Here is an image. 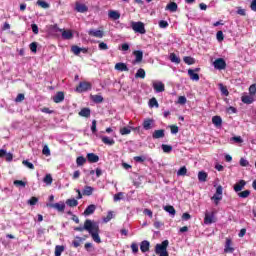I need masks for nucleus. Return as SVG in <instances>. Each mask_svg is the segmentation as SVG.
<instances>
[{
    "instance_id": "f257e3e1",
    "label": "nucleus",
    "mask_w": 256,
    "mask_h": 256,
    "mask_svg": "<svg viewBox=\"0 0 256 256\" xmlns=\"http://www.w3.org/2000/svg\"><path fill=\"white\" fill-rule=\"evenodd\" d=\"M85 229L91 235L95 243H101V237L99 236V224L89 219L85 220Z\"/></svg>"
},
{
    "instance_id": "f03ea898",
    "label": "nucleus",
    "mask_w": 256,
    "mask_h": 256,
    "mask_svg": "<svg viewBox=\"0 0 256 256\" xmlns=\"http://www.w3.org/2000/svg\"><path fill=\"white\" fill-rule=\"evenodd\" d=\"M169 247V240H164L160 244H156L155 253L159 256H169L167 248Z\"/></svg>"
},
{
    "instance_id": "7ed1b4c3",
    "label": "nucleus",
    "mask_w": 256,
    "mask_h": 256,
    "mask_svg": "<svg viewBox=\"0 0 256 256\" xmlns=\"http://www.w3.org/2000/svg\"><path fill=\"white\" fill-rule=\"evenodd\" d=\"M130 27L134 31V33H139L140 35H145V33H147V30L145 29V23L141 21H132L130 23Z\"/></svg>"
},
{
    "instance_id": "20e7f679",
    "label": "nucleus",
    "mask_w": 256,
    "mask_h": 256,
    "mask_svg": "<svg viewBox=\"0 0 256 256\" xmlns=\"http://www.w3.org/2000/svg\"><path fill=\"white\" fill-rule=\"evenodd\" d=\"M91 89H93V85L90 82L84 81L79 83L75 91L77 93H85L86 91H91Z\"/></svg>"
},
{
    "instance_id": "39448f33",
    "label": "nucleus",
    "mask_w": 256,
    "mask_h": 256,
    "mask_svg": "<svg viewBox=\"0 0 256 256\" xmlns=\"http://www.w3.org/2000/svg\"><path fill=\"white\" fill-rule=\"evenodd\" d=\"M46 207L49 209H55L58 213H65V202L60 201L58 203H47Z\"/></svg>"
},
{
    "instance_id": "423d86ee",
    "label": "nucleus",
    "mask_w": 256,
    "mask_h": 256,
    "mask_svg": "<svg viewBox=\"0 0 256 256\" xmlns=\"http://www.w3.org/2000/svg\"><path fill=\"white\" fill-rule=\"evenodd\" d=\"M213 66L215 69H218V71H223V69L227 68V62H225V59L223 58H217L214 61Z\"/></svg>"
},
{
    "instance_id": "0eeeda50",
    "label": "nucleus",
    "mask_w": 256,
    "mask_h": 256,
    "mask_svg": "<svg viewBox=\"0 0 256 256\" xmlns=\"http://www.w3.org/2000/svg\"><path fill=\"white\" fill-rule=\"evenodd\" d=\"M217 219L215 218V212H206L204 217V224L205 225H211L213 223H216Z\"/></svg>"
},
{
    "instance_id": "6e6552de",
    "label": "nucleus",
    "mask_w": 256,
    "mask_h": 256,
    "mask_svg": "<svg viewBox=\"0 0 256 256\" xmlns=\"http://www.w3.org/2000/svg\"><path fill=\"white\" fill-rule=\"evenodd\" d=\"M88 35L90 37H96L97 39H103V37H105V32L103 30L90 29Z\"/></svg>"
},
{
    "instance_id": "1a4fd4ad",
    "label": "nucleus",
    "mask_w": 256,
    "mask_h": 256,
    "mask_svg": "<svg viewBox=\"0 0 256 256\" xmlns=\"http://www.w3.org/2000/svg\"><path fill=\"white\" fill-rule=\"evenodd\" d=\"M235 248H233V240L231 238H226L224 253H233Z\"/></svg>"
},
{
    "instance_id": "9d476101",
    "label": "nucleus",
    "mask_w": 256,
    "mask_h": 256,
    "mask_svg": "<svg viewBox=\"0 0 256 256\" xmlns=\"http://www.w3.org/2000/svg\"><path fill=\"white\" fill-rule=\"evenodd\" d=\"M75 11H77V13H87V11H89V7H87L85 4L76 2Z\"/></svg>"
},
{
    "instance_id": "9b49d317",
    "label": "nucleus",
    "mask_w": 256,
    "mask_h": 256,
    "mask_svg": "<svg viewBox=\"0 0 256 256\" xmlns=\"http://www.w3.org/2000/svg\"><path fill=\"white\" fill-rule=\"evenodd\" d=\"M245 185H247V182L245 180L238 181L233 187L235 193L243 191V189H245Z\"/></svg>"
},
{
    "instance_id": "f8f14e48",
    "label": "nucleus",
    "mask_w": 256,
    "mask_h": 256,
    "mask_svg": "<svg viewBox=\"0 0 256 256\" xmlns=\"http://www.w3.org/2000/svg\"><path fill=\"white\" fill-rule=\"evenodd\" d=\"M54 103H63L65 101V93L63 91H59L53 97Z\"/></svg>"
},
{
    "instance_id": "ddd939ff",
    "label": "nucleus",
    "mask_w": 256,
    "mask_h": 256,
    "mask_svg": "<svg viewBox=\"0 0 256 256\" xmlns=\"http://www.w3.org/2000/svg\"><path fill=\"white\" fill-rule=\"evenodd\" d=\"M131 130L132 131H137V128H134V127H131V126L122 127V128H120L119 133H120V135H130Z\"/></svg>"
},
{
    "instance_id": "4468645a",
    "label": "nucleus",
    "mask_w": 256,
    "mask_h": 256,
    "mask_svg": "<svg viewBox=\"0 0 256 256\" xmlns=\"http://www.w3.org/2000/svg\"><path fill=\"white\" fill-rule=\"evenodd\" d=\"M150 247H151V243L147 240H143L140 243V250L142 253H147V251H149Z\"/></svg>"
},
{
    "instance_id": "2eb2a0df",
    "label": "nucleus",
    "mask_w": 256,
    "mask_h": 256,
    "mask_svg": "<svg viewBox=\"0 0 256 256\" xmlns=\"http://www.w3.org/2000/svg\"><path fill=\"white\" fill-rule=\"evenodd\" d=\"M60 33H62V38L64 39H73V32L71 30H65V29H58Z\"/></svg>"
},
{
    "instance_id": "dca6fc26",
    "label": "nucleus",
    "mask_w": 256,
    "mask_h": 256,
    "mask_svg": "<svg viewBox=\"0 0 256 256\" xmlns=\"http://www.w3.org/2000/svg\"><path fill=\"white\" fill-rule=\"evenodd\" d=\"M153 89L156 93H163V91H165V84H163V82L155 83L153 84Z\"/></svg>"
},
{
    "instance_id": "f3484780",
    "label": "nucleus",
    "mask_w": 256,
    "mask_h": 256,
    "mask_svg": "<svg viewBox=\"0 0 256 256\" xmlns=\"http://www.w3.org/2000/svg\"><path fill=\"white\" fill-rule=\"evenodd\" d=\"M93 191H95V188H93L91 186H84L82 195H84L86 197H91V195H93Z\"/></svg>"
},
{
    "instance_id": "a211bd4d",
    "label": "nucleus",
    "mask_w": 256,
    "mask_h": 256,
    "mask_svg": "<svg viewBox=\"0 0 256 256\" xmlns=\"http://www.w3.org/2000/svg\"><path fill=\"white\" fill-rule=\"evenodd\" d=\"M96 209H97V206H95V204H91L87 206V208L84 210V215L86 216L93 215Z\"/></svg>"
},
{
    "instance_id": "6ab92c4d",
    "label": "nucleus",
    "mask_w": 256,
    "mask_h": 256,
    "mask_svg": "<svg viewBox=\"0 0 256 256\" xmlns=\"http://www.w3.org/2000/svg\"><path fill=\"white\" fill-rule=\"evenodd\" d=\"M152 137L154 139H163V137H165V130L163 129L155 130L152 134Z\"/></svg>"
},
{
    "instance_id": "aec40b11",
    "label": "nucleus",
    "mask_w": 256,
    "mask_h": 256,
    "mask_svg": "<svg viewBox=\"0 0 256 256\" xmlns=\"http://www.w3.org/2000/svg\"><path fill=\"white\" fill-rule=\"evenodd\" d=\"M179 9V6L175 2H170L166 6V11H170L171 13H175Z\"/></svg>"
},
{
    "instance_id": "412c9836",
    "label": "nucleus",
    "mask_w": 256,
    "mask_h": 256,
    "mask_svg": "<svg viewBox=\"0 0 256 256\" xmlns=\"http://www.w3.org/2000/svg\"><path fill=\"white\" fill-rule=\"evenodd\" d=\"M114 68L116 71H129V67L123 62L116 63Z\"/></svg>"
},
{
    "instance_id": "4be33fe9",
    "label": "nucleus",
    "mask_w": 256,
    "mask_h": 256,
    "mask_svg": "<svg viewBox=\"0 0 256 256\" xmlns=\"http://www.w3.org/2000/svg\"><path fill=\"white\" fill-rule=\"evenodd\" d=\"M133 55H135V63H141L143 61V51L136 50L133 52Z\"/></svg>"
},
{
    "instance_id": "5701e85b",
    "label": "nucleus",
    "mask_w": 256,
    "mask_h": 256,
    "mask_svg": "<svg viewBox=\"0 0 256 256\" xmlns=\"http://www.w3.org/2000/svg\"><path fill=\"white\" fill-rule=\"evenodd\" d=\"M87 159H88L89 163H98L99 162V157L95 153H88Z\"/></svg>"
},
{
    "instance_id": "b1692460",
    "label": "nucleus",
    "mask_w": 256,
    "mask_h": 256,
    "mask_svg": "<svg viewBox=\"0 0 256 256\" xmlns=\"http://www.w3.org/2000/svg\"><path fill=\"white\" fill-rule=\"evenodd\" d=\"M241 101L242 103H245V105H251L255 99H253V96L245 95L241 97Z\"/></svg>"
},
{
    "instance_id": "393cba45",
    "label": "nucleus",
    "mask_w": 256,
    "mask_h": 256,
    "mask_svg": "<svg viewBox=\"0 0 256 256\" xmlns=\"http://www.w3.org/2000/svg\"><path fill=\"white\" fill-rule=\"evenodd\" d=\"M212 123L215 127H221V125H223V119L221 116H214L212 117Z\"/></svg>"
},
{
    "instance_id": "a878e982",
    "label": "nucleus",
    "mask_w": 256,
    "mask_h": 256,
    "mask_svg": "<svg viewBox=\"0 0 256 256\" xmlns=\"http://www.w3.org/2000/svg\"><path fill=\"white\" fill-rule=\"evenodd\" d=\"M85 241V238H81L79 236H76L75 239L72 242L73 247L77 249V247H81V244Z\"/></svg>"
},
{
    "instance_id": "bb28decb",
    "label": "nucleus",
    "mask_w": 256,
    "mask_h": 256,
    "mask_svg": "<svg viewBox=\"0 0 256 256\" xmlns=\"http://www.w3.org/2000/svg\"><path fill=\"white\" fill-rule=\"evenodd\" d=\"M108 17H110V19H113L114 21H117V19L121 18V14L115 10H111L108 13Z\"/></svg>"
},
{
    "instance_id": "cd10ccee",
    "label": "nucleus",
    "mask_w": 256,
    "mask_h": 256,
    "mask_svg": "<svg viewBox=\"0 0 256 256\" xmlns=\"http://www.w3.org/2000/svg\"><path fill=\"white\" fill-rule=\"evenodd\" d=\"M143 129H145L146 131H149V129H151V125H153V119L151 118H148V119H145L144 122H143Z\"/></svg>"
},
{
    "instance_id": "c85d7f7f",
    "label": "nucleus",
    "mask_w": 256,
    "mask_h": 256,
    "mask_svg": "<svg viewBox=\"0 0 256 256\" xmlns=\"http://www.w3.org/2000/svg\"><path fill=\"white\" fill-rule=\"evenodd\" d=\"M90 99L93 101V103H103V101H105L103 96H101L99 94L91 95Z\"/></svg>"
},
{
    "instance_id": "c756f323",
    "label": "nucleus",
    "mask_w": 256,
    "mask_h": 256,
    "mask_svg": "<svg viewBox=\"0 0 256 256\" xmlns=\"http://www.w3.org/2000/svg\"><path fill=\"white\" fill-rule=\"evenodd\" d=\"M188 75L192 81H199V74L195 73V70L189 69Z\"/></svg>"
},
{
    "instance_id": "7c9ffc66",
    "label": "nucleus",
    "mask_w": 256,
    "mask_h": 256,
    "mask_svg": "<svg viewBox=\"0 0 256 256\" xmlns=\"http://www.w3.org/2000/svg\"><path fill=\"white\" fill-rule=\"evenodd\" d=\"M100 139L104 145H113L115 143L114 139H111L107 136H101Z\"/></svg>"
},
{
    "instance_id": "2f4dec72",
    "label": "nucleus",
    "mask_w": 256,
    "mask_h": 256,
    "mask_svg": "<svg viewBox=\"0 0 256 256\" xmlns=\"http://www.w3.org/2000/svg\"><path fill=\"white\" fill-rule=\"evenodd\" d=\"M208 174L205 171L198 172V181L201 183H205L207 181Z\"/></svg>"
},
{
    "instance_id": "473e14b6",
    "label": "nucleus",
    "mask_w": 256,
    "mask_h": 256,
    "mask_svg": "<svg viewBox=\"0 0 256 256\" xmlns=\"http://www.w3.org/2000/svg\"><path fill=\"white\" fill-rule=\"evenodd\" d=\"M80 117H91V109L83 108L79 111Z\"/></svg>"
},
{
    "instance_id": "72a5a7b5",
    "label": "nucleus",
    "mask_w": 256,
    "mask_h": 256,
    "mask_svg": "<svg viewBox=\"0 0 256 256\" xmlns=\"http://www.w3.org/2000/svg\"><path fill=\"white\" fill-rule=\"evenodd\" d=\"M66 205H68V207H77V205H79V201H77L75 198L67 199Z\"/></svg>"
},
{
    "instance_id": "f704fd0d",
    "label": "nucleus",
    "mask_w": 256,
    "mask_h": 256,
    "mask_svg": "<svg viewBox=\"0 0 256 256\" xmlns=\"http://www.w3.org/2000/svg\"><path fill=\"white\" fill-rule=\"evenodd\" d=\"M164 211H166L167 213H169L170 215H173V216H175V213H177V211L175 210V207H173L171 205L164 206Z\"/></svg>"
},
{
    "instance_id": "c9c22d12",
    "label": "nucleus",
    "mask_w": 256,
    "mask_h": 256,
    "mask_svg": "<svg viewBox=\"0 0 256 256\" xmlns=\"http://www.w3.org/2000/svg\"><path fill=\"white\" fill-rule=\"evenodd\" d=\"M133 185L136 188L143 187V176H139L138 179L133 180Z\"/></svg>"
},
{
    "instance_id": "e433bc0d",
    "label": "nucleus",
    "mask_w": 256,
    "mask_h": 256,
    "mask_svg": "<svg viewBox=\"0 0 256 256\" xmlns=\"http://www.w3.org/2000/svg\"><path fill=\"white\" fill-rule=\"evenodd\" d=\"M170 61H171L172 63H176L177 65H179V63H181V58H179V57L177 56V54L171 53V54H170Z\"/></svg>"
},
{
    "instance_id": "4c0bfd02",
    "label": "nucleus",
    "mask_w": 256,
    "mask_h": 256,
    "mask_svg": "<svg viewBox=\"0 0 256 256\" xmlns=\"http://www.w3.org/2000/svg\"><path fill=\"white\" fill-rule=\"evenodd\" d=\"M184 63H186V65H195V58L191 57V56H185L183 58Z\"/></svg>"
},
{
    "instance_id": "58836bf2",
    "label": "nucleus",
    "mask_w": 256,
    "mask_h": 256,
    "mask_svg": "<svg viewBox=\"0 0 256 256\" xmlns=\"http://www.w3.org/2000/svg\"><path fill=\"white\" fill-rule=\"evenodd\" d=\"M249 195H251L250 190H244V191L238 193V197H240V199H247V197H249Z\"/></svg>"
},
{
    "instance_id": "ea45409f",
    "label": "nucleus",
    "mask_w": 256,
    "mask_h": 256,
    "mask_svg": "<svg viewBox=\"0 0 256 256\" xmlns=\"http://www.w3.org/2000/svg\"><path fill=\"white\" fill-rule=\"evenodd\" d=\"M76 163H77L78 167H81L82 165H85V163H87V159L83 156H79L76 159Z\"/></svg>"
},
{
    "instance_id": "a19ab883",
    "label": "nucleus",
    "mask_w": 256,
    "mask_h": 256,
    "mask_svg": "<svg viewBox=\"0 0 256 256\" xmlns=\"http://www.w3.org/2000/svg\"><path fill=\"white\" fill-rule=\"evenodd\" d=\"M65 251V247L61 245H57L55 247V256H61V253Z\"/></svg>"
},
{
    "instance_id": "79ce46f5",
    "label": "nucleus",
    "mask_w": 256,
    "mask_h": 256,
    "mask_svg": "<svg viewBox=\"0 0 256 256\" xmlns=\"http://www.w3.org/2000/svg\"><path fill=\"white\" fill-rule=\"evenodd\" d=\"M178 177H185L187 175V167L182 166L178 171H177Z\"/></svg>"
},
{
    "instance_id": "37998d69",
    "label": "nucleus",
    "mask_w": 256,
    "mask_h": 256,
    "mask_svg": "<svg viewBox=\"0 0 256 256\" xmlns=\"http://www.w3.org/2000/svg\"><path fill=\"white\" fill-rule=\"evenodd\" d=\"M135 77L139 79H145V70L142 68L138 69V71L135 74Z\"/></svg>"
},
{
    "instance_id": "c03bdc74",
    "label": "nucleus",
    "mask_w": 256,
    "mask_h": 256,
    "mask_svg": "<svg viewBox=\"0 0 256 256\" xmlns=\"http://www.w3.org/2000/svg\"><path fill=\"white\" fill-rule=\"evenodd\" d=\"M36 4L41 7L42 9H49V3L43 1V0H38Z\"/></svg>"
},
{
    "instance_id": "a18cd8bd",
    "label": "nucleus",
    "mask_w": 256,
    "mask_h": 256,
    "mask_svg": "<svg viewBox=\"0 0 256 256\" xmlns=\"http://www.w3.org/2000/svg\"><path fill=\"white\" fill-rule=\"evenodd\" d=\"M43 181L46 183V185H51L53 183V176H51V174H47Z\"/></svg>"
},
{
    "instance_id": "49530a36",
    "label": "nucleus",
    "mask_w": 256,
    "mask_h": 256,
    "mask_svg": "<svg viewBox=\"0 0 256 256\" xmlns=\"http://www.w3.org/2000/svg\"><path fill=\"white\" fill-rule=\"evenodd\" d=\"M149 107L159 108V102H157V98L153 97L149 100Z\"/></svg>"
},
{
    "instance_id": "de8ad7c7",
    "label": "nucleus",
    "mask_w": 256,
    "mask_h": 256,
    "mask_svg": "<svg viewBox=\"0 0 256 256\" xmlns=\"http://www.w3.org/2000/svg\"><path fill=\"white\" fill-rule=\"evenodd\" d=\"M162 150L164 151V153H171L173 151V146L162 144Z\"/></svg>"
},
{
    "instance_id": "09e8293b",
    "label": "nucleus",
    "mask_w": 256,
    "mask_h": 256,
    "mask_svg": "<svg viewBox=\"0 0 256 256\" xmlns=\"http://www.w3.org/2000/svg\"><path fill=\"white\" fill-rule=\"evenodd\" d=\"M14 185H15V187H26L27 182H25L23 180H15Z\"/></svg>"
},
{
    "instance_id": "8fccbe9b",
    "label": "nucleus",
    "mask_w": 256,
    "mask_h": 256,
    "mask_svg": "<svg viewBox=\"0 0 256 256\" xmlns=\"http://www.w3.org/2000/svg\"><path fill=\"white\" fill-rule=\"evenodd\" d=\"M71 51L74 53V55H79L81 53V48L77 45H73L71 47Z\"/></svg>"
},
{
    "instance_id": "3c124183",
    "label": "nucleus",
    "mask_w": 256,
    "mask_h": 256,
    "mask_svg": "<svg viewBox=\"0 0 256 256\" xmlns=\"http://www.w3.org/2000/svg\"><path fill=\"white\" fill-rule=\"evenodd\" d=\"M113 219V212L109 211L106 215V217L103 218L104 223H109Z\"/></svg>"
},
{
    "instance_id": "603ef678",
    "label": "nucleus",
    "mask_w": 256,
    "mask_h": 256,
    "mask_svg": "<svg viewBox=\"0 0 256 256\" xmlns=\"http://www.w3.org/2000/svg\"><path fill=\"white\" fill-rule=\"evenodd\" d=\"M220 90L222 95H225V97H229V90L227 87L223 86V84H220Z\"/></svg>"
},
{
    "instance_id": "864d4df0",
    "label": "nucleus",
    "mask_w": 256,
    "mask_h": 256,
    "mask_svg": "<svg viewBox=\"0 0 256 256\" xmlns=\"http://www.w3.org/2000/svg\"><path fill=\"white\" fill-rule=\"evenodd\" d=\"M22 165H25V167H28V169H35V165H33V163L29 162V160H23Z\"/></svg>"
},
{
    "instance_id": "5fc2aeb1",
    "label": "nucleus",
    "mask_w": 256,
    "mask_h": 256,
    "mask_svg": "<svg viewBox=\"0 0 256 256\" xmlns=\"http://www.w3.org/2000/svg\"><path fill=\"white\" fill-rule=\"evenodd\" d=\"M42 153L46 157H49V155H51V150L49 149V146L45 145L42 149Z\"/></svg>"
},
{
    "instance_id": "6e6d98bb",
    "label": "nucleus",
    "mask_w": 256,
    "mask_h": 256,
    "mask_svg": "<svg viewBox=\"0 0 256 256\" xmlns=\"http://www.w3.org/2000/svg\"><path fill=\"white\" fill-rule=\"evenodd\" d=\"M170 131H171L172 135H177V133H179V126L171 125L170 126Z\"/></svg>"
},
{
    "instance_id": "4d7b16f0",
    "label": "nucleus",
    "mask_w": 256,
    "mask_h": 256,
    "mask_svg": "<svg viewBox=\"0 0 256 256\" xmlns=\"http://www.w3.org/2000/svg\"><path fill=\"white\" fill-rule=\"evenodd\" d=\"M159 27H160V29H167V27H169V22H167L165 20H160Z\"/></svg>"
},
{
    "instance_id": "13d9d810",
    "label": "nucleus",
    "mask_w": 256,
    "mask_h": 256,
    "mask_svg": "<svg viewBox=\"0 0 256 256\" xmlns=\"http://www.w3.org/2000/svg\"><path fill=\"white\" fill-rule=\"evenodd\" d=\"M29 205H37L39 203V198L33 196L28 200Z\"/></svg>"
},
{
    "instance_id": "bf43d9fd",
    "label": "nucleus",
    "mask_w": 256,
    "mask_h": 256,
    "mask_svg": "<svg viewBox=\"0 0 256 256\" xmlns=\"http://www.w3.org/2000/svg\"><path fill=\"white\" fill-rule=\"evenodd\" d=\"M98 48L100 49V51H107V49H109V46H107V43L105 42H100Z\"/></svg>"
},
{
    "instance_id": "052dcab7",
    "label": "nucleus",
    "mask_w": 256,
    "mask_h": 256,
    "mask_svg": "<svg viewBox=\"0 0 256 256\" xmlns=\"http://www.w3.org/2000/svg\"><path fill=\"white\" fill-rule=\"evenodd\" d=\"M16 103H21V101H25V94L20 93L17 95V97L15 98Z\"/></svg>"
},
{
    "instance_id": "680f3d73",
    "label": "nucleus",
    "mask_w": 256,
    "mask_h": 256,
    "mask_svg": "<svg viewBox=\"0 0 256 256\" xmlns=\"http://www.w3.org/2000/svg\"><path fill=\"white\" fill-rule=\"evenodd\" d=\"M132 253H139V245L135 242L131 244Z\"/></svg>"
},
{
    "instance_id": "e2e57ef3",
    "label": "nucleus",
    "mask_w": 256,
    "mask_h": 256,
    "mask_svg": "<svg viewBox=\"0 0 256 256\" xmlns=\"http://www.w3.org/2000/svg\"><path fill=\"white\" fill-rule=\"evenodd\" d=\"M30 51H32V53H37V42H32L30 45Z\"/></svg>"
},
{
    "instance_id": "0e129e2a",
    "label": "nucleus",
    "mask_w": 256,
    "mask_h": 256,
    "mask_svg": "<svg viewBox=\"0 0 256 256\" xmlns=\"http://www.w3.org/2000/svg\"><path fill=\"white\" fill-rule=\"evenodd\" d=\"M240 166L241 167H249V161L245 158L240 159Z\"/></svg>"
},
{
    "instance_id": "69168bd1",
    "label": "nucleus",
    "mask_w": 256,
    "mask_h": 256,
    "mask_svg": "<svg viewBox=\"0 0 256 256\" xmlns=\"http://www.w3.org/2000/svg\"><path fill=\"white\" fill-rule=\"evenodd\" d=\"M123 199V192H119L114 195V201L117 203V201H121Z\"/></svg>"
},
{
    "instance_id": "338daca9",
    "label": "nucleus",
    "mask_w": 256,
    "mask_h": 256,
    "mask_svg": "<svg viewBox=\"0 0 256 256\" xmlns=\"http://www.w3.org/2000/svg\"><path fill=\"white\" fill-rule=\"evenodd\" d=\"M249 93H250V95H255V94H256V83H255V84H252V85L249 87Z\"/></svg>"
},
{
    "instance_id": "774afa93",
    "label": "nucleus",
    "mask_w": 256,
    "mask_h": 256,
    "mask_svg": "<svg viewBox=\"0 0 256 256\" xmlns=\"http://www.w3.org/2000/svg\"><path fill=\"white\" fill-rule=\"evenodd\" d=\"M216 38L218 41H223V39H225V36L223 35V31H218L216 34Z\"/></svg>"
}]
</instances>
